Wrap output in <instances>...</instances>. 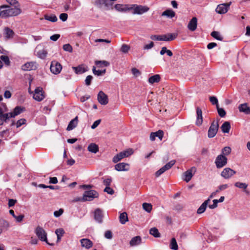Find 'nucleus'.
I'll list each match as a JSON object with an SVG mask.
<instances>
[{"mask_svg": "<svg viewBox=\"0 0 250 250\" xmlns=\"http://www.w3.org/2000/svg\"><path fill=\"white\" fill-rule=\"evenodd\" d=\"M130 48V47L128 45L123 44L121 47L120 50L124 53H127L129 50Z\"/></svg>", "mask_w": 250, "mask_h": 250, "instance_id": "a18cd8bd", "label": "nucleus"}, {"mask_svg": "<svg viewBox=\"0 0 250 250\" xmlns=\"http://www.w3.org/2000/svg\"><path fill=\"white\" fill-rule=\"evenodd\" d=\"M82 247L89 249L93 246V242L89 239L83 238L80 240Z\"/></svg>", "mask_w": 250, "mask_h": 250, "instance_id": "aec40b11", "label": "nucleus"}, {"mask_svg": "<svg viewBox=\"0 0 250 250\" xmlns=\"http://www.w3.org/2000/svg\"><path fill=\"white\" fill-rule=\"evenodd\" d=\"M175 160H172L167 163L166 165H165L164 167H161L159 170L155 172L156 177H158L166 171L169 169L175 164Z\"/></svg>", "mask_w": 250, "mask_h": 250, "instance_id": "1a4fd4ad", "label": "nucleus"}, {"mask_svg": "<svg viewBox=\"0 0 250 250\" xmlns=\"http://www.w3.org/2000/svg\"><path fill=\"white\" fill-rule=\"evenodd\" d=\"M35 232L40 240L44 241L48 244H49L47 242V233L42 228L39 226L37 227L35 229Z\"/></svg>", "mask_w": 250, "mask_h": 250, "instance_id": "39448f33", "label": "nucleus"}, {"mask_svg": "<svg viewBox=\"0 0 250 250\" xmlns=\"http://www.w3.org/2000/svg\"><path fill=\"white\" fill-rule=\"evenodd\" d=\"M129 168V164L125 163H120L115 166V169L117 171H127Z\"/></svg>", "mask_w": 250, "mask_h": 250, "instance_id": "6ab92c4d", "label": "nucleus"}, {"mask_svg": "<svg viewBox=\"0 0 250 250\" xmlns=\"http://www.w3.org/2000/svg\"><path fill=\"white\" fill-rule=\"evenodd\" d=\"M219 129V123L218 121H213L209 127L208 136L209 138L214 137L217 134Z\"/></svg>", "mask_w": 250, "mask_h": 250, "instance_id": "20e7f679", "label": "nucleus"}, {"mask_svg": "<svg viewBox=\"0 0 250 250\" xmlns=\"http://www.w3.org/2000/svg\"><path fill=\"white\" fill-rule=\"evenodd\" d=\"M160 80V76L158 74H156L149 77L148 82L151 84H153L155 83L159 82Z\"/></svg>", "mask_w": 250, "mask_h": 250, "instance_id": "7c9ffc66", "label": "nucleus"}, {"mask_svg": "<svg viewBox=\"0 0 250 250\" xmlns=\"http://www.w3.org/2000/svg\"><path fill=\"white\" fill-rule=\"evenodd\" d=\"M50 69L52 73L56 75L61 72L62 69V66L59 62L54 61L51 63Z\"/></svg>", "mask_w": 250, "mask_h": 250, "instance_id": "6e6552de", "label": "nucleus"}, {"mask_svg": "<svg viewBox=\"0 0 250 250\" xmlns=\"http://www.w3.org/2000/svg\"><path fill=\"white\" fill-rule=\"evenodd\" d=\"M196 114H197V119H196V125L198 126L201 125L203 123V117H202V111L201 108L199 107L196 108Z\"/></svg>", "mask_w": 250, "mask_h": 250, "instance_id": "412c9836", "label": "nucleus"}, {"mask_svg": "<svg viewBox=\"0 0 250 250\" xmlns=\"http://www.w3.org/2000/svg\"><path fill=\"white\" fill-rule=\"evenodd\" d=\"M94 217L96 221L99 223H102L104 217L103 211L100 208L96 209L94 212Z\"/></svg>", "mask_w": 250, "mask_h": 250, "instance_id": "2eb2a0df", "label": "nucleus"}, {"mask_svg": "<svg viewBox=\"0 0 250 250\" xmlns=\"http://www.w3.org/2000/svg\"><path fill=\"white\" fill-rule=\"evenodd\" d=\"M195 172L196 171L195 167H192L190 169L188 170L184 173V180L186 182H188L193 176L192 172Z\"/></svg>", "mask_w": 250, "mask_h": 250, "instance_id": "dca6fc26", "label": "nucleus"}, {"mask_svg": "<svg viewBox=\"0 0 250 250\" xmlns=\"http://www.w3.org/2000/svg\"><path fill=\"white\" fill-rule=\"evenodd\" d=\"M236 172L229 167L224 168L221 172V175L226 179L230 178L233 175L236 174Z\"/></svg>", "mask_w": 250, "mask_h": 250, "instance_id": "9b49d317", "label": "nucleus"}, {"mask_svg": "<svg viewBox=\"0 0 250 250\" xmlns=\"http://www.w3.org/2000/svg\"><path fill=\"white\" fill-rule=\"evenodd\" d=\"M26 123V120L25 119H23V118L21 119L17 122V123L16 124V127L17 128H19L22 125L25 124Z\"/></svg>", "mask_w": 250, "mask_h": 250, "instance_id": "603ef678", "label": "nucleus"}, {"mask_svg": "<svg viewBox=\"0 0 250 250\" xmlns=\"http://www.w3.org/2000/svg\"><path fill=\"white\" fill-rule=\"evenodd\" d=\"M104 191L110 195H112L114 193V190L109 187H106L104 189Z\"/></svg>", "mask_w": 250, "mask_h": 250, "instance_id": "13d9d810", "label": "nucleus"}, {"mask_svg": "<svg viewBox=\"0 0 250 250\" xmlns=\"http://www.w3.org/2000/svg\"><path fill=\"white\" fill-rule=\"evenodd\" d=\"M78 123V117L76 116L74 119L72 120L69 123L66 130L67 131H70L75 128Z\"/></svg>", "mask_w": 250, "mask_h": 250, "instance_id": "b1692460", "label": "nucleus"}, {"mask_svg": "<svg viewBox=\"0 0 250 250\" xmlns=\"http://www.w3.org/2000/svg\"><path fill=\"white\" fill-rule=\"evenodd\" d=\"M8 135V130H4L0 132V137L1 138H6Z\"/></svg>", "mask_w": 250, "mask_h": 250, "instance_id": "e2e57ef3", "label": "nucleus"}, {"mask_svg": "<svg viewBox=\"0 0 250 250\" xmlns=\"http://www.w3.org/2000/svg\"><path fill=\"white\" fill-rule=\"evenodd\" d=\"M218 203L219 202H218V201H217V199H214V200H213V204L209 205L208 207L210 209H214V208H216L217 207V204H218Z\"/></svg>", "mask_w": 250, "mask_h": 250, "instance_id": "680f3d73", "label": "nucleus"}, {"mask_svg": "<svg viewBox=\"0 0 250 250\" xmlns=\"http://www.w3.org/2000/svg\"><path fill=\"white\" fill-rule=\"evenodd\" d=\"M228 159L223 154L218 155L215 161L217 168H220L226 166L227 164Z\"/></svg>", "mask_w": 250, "mask_h": 250, "instance_id": "0eeeda50", "label": "nucleus"}, {"mask_svg": "<svg viewBox=\"0 0 250 250\" xmlns=\"http://www.w3.org/2000/svg\"><path fill=\"white\" fill-rule=\"evenodd\" d=\"M209 202V199H208L206 200V201H205L204 202V203L201 205V206L197 209V213L198 214H201V213H203L205 211Z\"/></svg>", "mask_w": 250, "mask_h": 250, "instance_id": "393cba45", "label": "nucleus"}, {"mask_svg": "<svg viewBox=\"0 0 250 250\" xmlns=\"http://www.w3.org/2000/svg\"><path fill=\"white\" fill-rule=\"evenodd\" d=\"M24 217V215L23 214H20L19 216L16 215L15 218L16 219L17 222H21L22 221Z\"/></svg>", "mask_w": 250, "mask_h": 250, "instance_id": "774afa93", "label": "nucleus"}, {"mask_svg": "<svg viewBox=\"0 0 250 250\" xmlns=\"http://www.w3.org/2000/svg\"><path fill=\"white\" fill-rule=\"evenodd\" d=\"M231 153V148L229 146H226L222 149V154L223 155H228Z\"/></svg>", "mask_w": 250, "mask_h": 250, "instance_id": "37998d69", "label": "nucleus"}, {"mask_svg": "<svg viewBox=\"0 0 250 250\" xmlns=\"http://www.w3.org/2000/svg\"><path fill=\"white\" fill-rule=\"evenodd\" d=\"M7 3L12 6V8L7 5L0 6V16H18L21 10L20 8V4L17 0H6Z\"/></svg>", "mask_w": 250, "mask_h": 250, "instance_id": "f257e3e1", "label": "nucleus"}, {"mask_svg": "<svg viewBox=\"0 0 250 250\" xmlns=\"http://www.w3.org/2000/svg\"><path fill=\"white\" fill-rule=\"evenodd\" d=\"M101 119H99V120L95 121L93 123V125H91V128L93 129L96 128L99 125V124L101 123Z\"/></svg>", "mask_w": 250, "mask_h": 250, "instance_id": "0e129e2a", "label": "nucleus"}, {"mask_svg": "<svg viewBox=\"0 0 250 250\" xmlns=\"http://www.w3.org/2000/svg\"><path fill=\"white\" fill-rule=\"evenodd\" d=\"M131 4H120L115 5V9L119 11H130Z\"/></svg>", "mask_w": 250, "mask_h": 250, "instance_id": "4be33fe9", "label": "nucleus"}, {"mask_svg": "<svg viewBox=\"0 0 250 250\" xmlns=\"http://www.w3.org/2000/svg\"><path fill=\"white\" fill-rule=\"evenodd\" d=\"M0 59L1 61H2L5 63V64L6 65L8 66L10 65V61L9 59L7 56L1 55L0 57Z\"/></svg>", "mask_w": 250, "mask_h": 250, "instance_id": "c03bdc74", "label": "nucleus"}, {"mask_svg": "<svg viewBox=\"0 0 250 250\" xmlns=\"http://www.w3.org/2000/svg\"><path fill=\"white\" fill-rule=\"evenodd\" d=\"M152 208V205L150 204L144 203L143 204V209L147 212H150L151 211Z\"/></svg>", "mask_w": 250, "mask_h": 250, "instance_id": "79ce46f5", "label": "nucleus"}, {"mask_svg": "<svg viewBox=\"0 0 250 250\" xmlns=\"http://www.w3.org/2000/svg\"><path fill=\"white\" fill-rule=\"evenodd\" d=\"M87 149L90 152L96 153L99 151V146L95 143H91L88 146Z\"/></svg>", "mask_w": 250, "mask_h": 250, "instance_id": "cd10ccee", "label": "nucleus"}, {"mask_svg": "<svg viewBox=\"0 0 250 250\" xmlns=\"http://www.w3.org/2000/svg\"><path fill=\"white\" fill-rule=\"evenodd\" d=\"M93 79V77L91 75H88L86 77L85 80V83L86 85L88 86L91 84V81Z\"/></svg>", "mask_w": 250, "mask_h": 250, "instance_id": "5fc2aeb1", "label": "nucleus"}, {"mask_svg": "<svg viewBox=\"0 0 250 250\" xmlns=\"http://www.w3.org/2000/svg\"><path fill=\"white\" fill-rule=\"evenodd\" d=\"M62 48L64 51H68L70 53L72 52L73 51V48H72V46L69 43L64 44L63 45Z\"/></svg>", "mask_w": 250, "mask_h": 250, "instance_id": "3c124183", "label": "nucleus"}, {"mask_svg": "<svg viewBox=\"0 0 250 250\" xmlns=\"http://www.w3.org/2000/svg\"><path fill=\"white\" fill-rule=\"evenodd\" d=\"M44 20L45 21H48L51 22H56L57 21V17H44V18H40V20L42 21Z\"/></svg>", "mask_w": 250, "mask_h": 250, "instance_id": "09e8293b", "label": "nucleus"}, {"mask_svg": "<svg viewBox=\"0 0 250 250\" xmlns=\"http://www.w3.org/2000/svg\"><path fill=\"white\" fill-rule=\"evenodd\" d=\"M97 100L100 104L106 105L108 103L107 96L102 91H100L97 96Z\"/></svg>", "mask_w": 250, "mask_h": 250, "instance_id": "f8f14e48", "label": "nucleus"}, {"mask_svg": "<svg viewBox=\"0 0 250 250\" xmlns=\"http://www.w3.org/2000/svg\"><path fill=\"white\" fill-rule=\"evenodd\" d=\"M175 13L171 9H167L162 14L161 16H175Z\"/></svg>", "mask_w": 250, "mask_h": 250, "instance_id": "49530a36", "label": "nucleus"}, {"mask_svg": "<svg viewBox=\"0 0 250 250\" xmlns=\"http://www.w3.org/2000/svg\"><path fill=\"white\" fill-rule=\"evenodd\" d=\"M169 247L173 250H177L178 249V246L175 238H173L171 239Z\"/></svg>", "mask_w": 250, "mask_h": 250, "instance_id": "4c0bfd02", "label": "nucleus"}, {"mask_svg": "<svg viewBox=\"0 0 250 250\" xmlns=\"http://www.w3.org/2000/svg\"><path fill=\"white\" fill-rule=\"evenodd\" d=\"M111 181L112 180L111 178H107L104 180L103 183L105 186H106V187H109V186L111 184Z\"/></svg>", "mask_w": 250, "mask_h": 250, "instance_id": "69168bd1", "label": "nucleus"}, {"mask_svg": "<svg viewBox=\"0 0 250 250\" xmlns=\"http://www.w3.org/2000/svg\"><path fill=\"white\" fill-rule=\"evenodd\" d=\"M47 54V51L44 49H42L37 52L38 57L42 59H44L46 57Z\"/></svg>", "mask_w": 250, "mask_h": 250, "instance_id": "ea45409f", "label": "nucleus"}, {"mask_svg": "<svg viewBox=\"0 0 250 250\" xmlns=\"http://www.w3.org/2000/svg\"><path fill=\"white\" fill-rule=\"evenodd\" d=\"M131 72L133 75L135 77L138 76L141 74L140 71L136 68H132Z\"/></svg>", "mask_w": 250, "mask_h": 250, "instance_id": "bf43d9fd", "label": "nucleus"}, {"mask_svg": "<svg viewBox=\"0 0 250 250\" xmlns=\"http://www.w3.org/2000/svg\"><path fill=\"white\" fill-rule=\"evenodd\" d=\"M98 193L94 190L85 191L83 197V201H92L94 198L98 197Z\"/></svg>", "mask_w": 250, "mask_h": 250, "instance_id": "423d86ee", "label": "nucleus"}, {"mask_svg": "<svg viewBox=\"0 0 250 250\" xmlns=\"http://www.w3.org/2000/svg\"><path fill=\"white\" fill-rule=\"evenodd\" d=\"M149 8L146 6L137 4H131L130 11L134 14L142 15L147 12Z\"/></svg>", "mask_w": 250, "mask_h": 250, "instance_id": "f03ea898", "label": "nucleus"}, {"mask_svg": "<svg viewBox=\"0 0 250 250\" xmlns=\"http://www.w3.org/2000/svg\"><path fill=\"white\" fill-rule=\"evenodd\" d=\"M120 222L122 224H125L128 221L126 212H124L120 214L119 216Z\"/></svg>", "mask_w": 250, "mask_h": 250, "instance_id": "2f4dec72", "label": "nucleus"}, {"mask_svg": "<svg viewBox=\"0 0 250 250\" xmlns=\"http://www.w3.org/2000/svg\"><path fill=\"white\" fill-rule=\"evenodd\" d=\"M63 213V209L60 208L59 210H56L54 212V215L56 217H59Z\"/></svg>", "mask_w": 250, "mask_h": 250, "instance_id": "4d7b16f0", "label": "nucleus"}, {"mask_svg": "<svg viewBox=\"0 0 250 250\" xmlns=\"http://www.w3.org/2000/svg\"><path fill=\"white\" fill-rule=\"evenodd\" d=\"M37 68V64L36 62H27L22 65L21 69L24 71H30L36 70Z\"/></svg>", "mask_w": 250, "mask_h": 250, "instance_id": "4468645a", "label": "nucleus"}, {"mask_svg": "<svg viewBox=\"0 0 250 250\" xmlns=\"http://www.w3.org/2000/svg\"><path fill=\"white\" fill-rule=\"evenodd\" d=\"M216 108H217L218 113L219 115L221 117H224L226 114V112L225 110L222 108H220L219 107V106H217Z\"/></svg>", "mask_w": 250, "mask_h": 250, "instance_id": "de8ad7c7", "label": "nucleus"}, {"mask_svg": "<svg viewBox=\"0 0 250 250\" xmlns=\"http://www.w3.org/2000/svg\"><path fill=\"white\" fill-rule=\"evenodd\" d=\"M133 153L132 149H128L127 150L120 152L116 155L114 156L112 161L114 163H117L124 158L128 157Z\"/></svg>", "mask_w": 250, "mask_h": 250, "instance_id": "7ed1b4c3", "label": "nucleus"}, {"mask_svg": "<svg viewBox=\"0 0 250 250\" xmlns=\"http://www.w3.org/2000/svg\"><path fill=\"white\" fill-rule=\"evenodd\" d=\"M234 186L236 187H237L239 188L245 189L247 188L248 185V184H247L245 183H241L239 182H237L235 183Z\"/></svg>", "mask_w": 250, "mask_h": 250, "instance_id": "a19ab883", "label": "nucleus"}, {"mask_svg": "<svg viewBox=\"0 0 250 250\" xmlns=\"http://www.w3.org/2000/svg\"><path fill=\"white\" fill-rule=\"evenodd\" d=\"M156 137H157L160 140H162L164 136V131L162 130H159L158 131L154 132Z\"/></svg>", "mask_w": 250, "mask_h": 250, "instance_id": "8fccbe9b", "label": "nucleus"}, {"mask_svg": "<svg viewBox=\"0 0 250 250\" xmlns=\"http://www.w3.org/2000/svg\"><path fill=\"white\" fill-rule=\"evenodd\" d=\"M55 233L57 236H62L63 234L64 233V231L62 228H60L56 230Z\"/></svg>", "mask_w": 250, "mask_h": 250, "instance_id": "6e6d98bb", "label": "nucleus"}, {"mask_svg": "<svg viewBox=\"0 0 250 250\" xmlns=\"http://www.w3.org/2000/svg\"><path fill=\"white\" fill-rule=\"evenodd\" d=\"M230 124L229 122L226 121L221 126V129L223 133H229L230 129Z\"/></svg>", "mask_w": 250, "mask_h": 250, "instance_id": "a878e982", "label": "nucleus"}, {"mask_svg": "<svg viewBox=\"0 0 250 250\" xmlns=\"http://www.w3.org/2000/svg\"><path fill=\"white\" fill-rule=\"evenodd\" d=\"M210 35L214 39L219 40V41H222L223 40V38L221 36L220 33L218 31H212Z\"/></svg>", "mask_w": 250, "mask_h": 250, "instance_id": "e433bc0d", "label": "nucleus"}, {"mask_svg": "<svg viewBox=\"0 0 250 250\" xmlns=\"http://www.w3.org/2000/svg\"><path fill=\"white\" fill-rule=\"evenodd\" d=\"M149 233L154 237L158 238L160 237V233L156 228H152L149 230Z\"/></svg>", "mask_w": 250, "mask_h": 250, "instance_id": "c9c22d12", "label": "nucleus"}, {"mask_svg": "<svg viewBox=\"0 0 250 250\" xmlns=\"http://www.w3.org/2000/svg\"><path fill=\"white\" fill-rule=\"evenodd\" d=\"M5 37L7 39L13 38L14 33L12 30L6 27L4 29Z\"/></svg>", "mask_w": 250, "mask_h": 250, "instance_id": "f704fd0d", "label": "nucleus"}, {"mask_svg": "<svg viewBox=\"0 0 250 250\" xmlns=\"http://www.w3.org/2000/svg\"><path fill=\"white\" fill-rule=\"evenodd\" d=\"M33 98L37 101H41L44 98L42 88L39 87L35 90Z\"/></svg>", "mask_w": 250, "mask_h": 250, "instance_id": "ddd939ff", "label": "nucleus"}, {"mask_svg": "<svg viewBox=\"0 0 250 250\" xmlns=\"http://www.w3.org/2000/svg\"><path fill=\"white\" fill-rule=\"evenodd\" d=\"M231 3V2H229L228 3L219 4L217 6L215 11L219 14H225L228 11Z\"/></svg>", "mask_w": 250, "mask_h": 250, "instance_id": "9d476101", "label": "nucleus"}, {"mask_svg": "<svg viewBox=\"0 0 250 250\" xmlns=\"http://www.w3.org/2000/svg\"><path fill=\"white\" fill-rule=\"evenodd\" d=\"M240 112H243L246 114H250V108L248 106L247 104H241L238 107Z\"/></svg>", "mask_w": 250, "mask_h": 250, "instance_id": "c756f323", "label": "nucleus"}, {"mask_svg": "<svg viewBox=\"0 0 250 250\" xmlns=\"http://www.w3.org/2000/svg\"><path fill=\"white\" fill-rule=\"evenodd\" d=\"M0 118L3 121V123L6 122L8 119L11 118H13L12 113L11 112L7 113H3L0 116Z\"/></svg>", "mask_w": 250, "mask_h": 250, "instance_id": "72a5a7b5", "label": "nucleus"}, {"mask_svg": "<svg viewBox=\"0 0 250 250\" xmlns=\"http://www.w3.org/2000/svg\"><path fill=\"white\" fill-rule=\"evenodd\" d=\"M209 101L212 103V104H215L216 105V106H219L218 104V100L216 97L210 96L209 97Z\"/></svg>", "mask_w": 250, "mask_h": 250, "instance_id": "864d4df0", "label": "nucleus"}, {"mask_svg": "<svg viewBox=\"0 0 250 250\" xmlns=\"http://www.w3.org/2000/svg\"><path fill=\"white\" fill-rule=\"evenodd\" d=\"M154 46V43L152 42H151L149 44H146L144 46V49L148 50L152 48Z\"/></svg>", "mask_w": 250, "mask_h": 250, "instance_id": "338daca9", "label": "nucleus"}, {"mask_svg": "<svg viewBox=\"0 0 250 250\" xmlns=\"http://www.w3.org/2000/svg\"><path fill=\"white\" fill-rule=\"evenodd\" d=\"M25 108L20 106L15 107L13 111L11 112L13 118L16 116L20 114L22 111L24 110Z\"/></svg>", "mask_w": 250, "mask_h": 250, "instance_id": "c85d7f7f", "label": "nucleus"}, {"mask_svg": "<svg viewBox=\"0 0 250 250\" xmlns=\"http://www.w3.org/2000/svg\"><path fill=\"white\" fill-rule=\"evenodd\" d=\"M92 71H93V74L95 75L99 76H101V75L104 74L106 72V69H104L103 70H97L96 69L95 66H93V68H92Z\"/></svg>", "mask_w": 250, "mask_h": 250, "instance_id": "58836bf2", "label": "nucleus"}, {"mask_svg": "<svg viewBox=\"0 0 250 250\" xmlns=\"http://www.w3.org/2000/svg\"><path fill=\"white\" fill-rule=\"evenodd\" d=\"M72 68L77 74H81L87 71V67H84L83 64L79 65L78 66H73Z\"/></svg>", "mask_w": 250, "mask_h": 250, "instance_id": "5701e85b", "label": "nucleus"}, {"mask_svg": "<svg viewBox=\"0 0 250 250\" xmlns=\"http://www.w3.org/2000/svg\"><path fill=\"white\" fill-rule=\"evenodd\" d=\"M197 26V19L196 17H193L192 19L189 21L188 25V28L191 31H194Z\"/></svg>", "mask_w": 250, "mask_h": 250, "instance_id": "a211bd4d", "label": "nucleus"}, {"mask_svg": "<svg viewBox=\"0 0 250 250\" xmlns=\"http://www.w3.org/2000/svg\"><path fill=\"white\" fill-rule=\"evenodd\" d=\"M178 36L177 33H169L166 35H160L161 41H171L175 39Z\"/></svg>", "mask_w": 250, "mask_h": 250, "instance_id": "f3484780", "label": "nucleus"}, {"mask_svg": "<svg viewBox=\"0 0 250 250\" xmlns=\"http://www.w3.org/2000/svg\"><path fill=\"white\" fill-rule=\"evenodd\" d=\"M95 63L99 67H102L103 66L106 67L110 65V63L106 61H96Z\"/></svg>", "mask_w": 250, "mask_h": 250, "instance_id": "473e14b6", "label": "nucleus"}, {"mask_svg": "<svg viewBox=\"0 0 250 250\" xmlns=\"http://www.w3.org/2000/svg\"><path fill=\"white\" fill-rule=\"evenodd\" d=\"M141 242V238L139 236L133 237L130 241L129 244L131 246H135L140 244Z\"/></svg>", "mask_w": 250, "mask_h": 250, "instance_id": "bb28decb", "label": "nucleus"}, {"mask_svg": "<svg viewBox=\"0 0 250 250\" xmlns=\"http://www.w3.org/2000/svg\"><path fill=\"white\" fill-rule=\"evenodd\" d=\"M104 237L108 239L112 238V233L110 230H107L105 232Z\"/></svg>", "mask_w": 250, "mask_h": 250, "instance_id": "052dcab7", "label": "nucleus"}]
</instances>
